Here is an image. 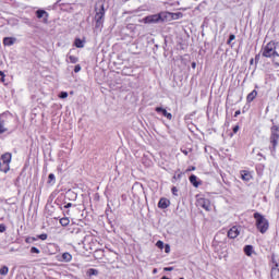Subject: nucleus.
Returning a JSON list of instances; mask_svg holds the SVG:
<instances>
[{
  "label": "nucleus",
  "mask_w": 279,
  "mask_h": 279,
  "mask_svg": "<svg viewBox=\"0 0 279 279\" xmlns=\"http://www.w3.org/2000/svg\"><path fill=\"white\" fill-rule=\"evenodd\" d=\"M106 17V7L104 4V1H97L95 4V27L96 29H101L104 27V21Z\"/></svg>",
  "instance_id": "1"
},
{
  "label": "nucleus",
  "mask_w": 279,
  "mask_h": 279,
  "mask_svg": "<svg viewBox=\"0 0 279 279\" xmlns=\"http://www.w3.org/2000/svg\"><path fill=\"white\" fill-rule=\"evenodd\" d=\"M254 219L258 232H260V234H265V232L269 230V220H267V218H265L260 213H255Z\"/></svg>",
  "instance_id": "2"
},
{
  "label": "nucleus",
  "mask_w": 279,
  "mask_h": 279,
  "mask_svg": "<svg viewBox=\"0 0 279 279\" xmlns=\"http://www.w3.org/2000/svg\"><path fill=\"white\" fill-rule=\"evenodd\" d=\"M10 162H12V154H3L0 158V171L8 173L10 171Z\"/></svg>",
  "instance_id": "3"
},
{
  "label": "nucleus",
  "mask_w": 279,
  "mask_h": 279,
  "mask_svg": "<svg viewBox=\"0 0 279 279\" xmlns=\"http://www.w3.org/2000/svg\"><path fill=\"white\" fill-rule=\"evenodd\" d=\"M278 52L276 51V43L269 41L267 45L262 48L263 58H272Z\"/></svg>",
  "instance_id": "4"
},
{
  "label": "nucleus",
  "mask_w": 279,
  "mask_h": 279,
  "mask_svg": "<svg viewBox=\"0 0 279 279\" xmlns=\"http://www.w3.org/2000/svg\"><path fill=\"white\" fill-rule=\"evenodd\" d=\"M279 143V125L274 124L270 129V144L272 145L271 151H276Z\"/></svg>",
  "instance_id": "5"
},
{
  "label": "nucleus",
  "mask_w": 279,
  "mask_h": 279,
  "mask_svg": "<svg viewBox=\"0 0 279 279\" xmlns=\"http://www.w3.org/2000/svg\"><path fill=\"white\" fill-rule=\"evenodd\" d=\"M270 276L272 279H279V258L276 256H272V267Z\"/></svg>",
  "instance_id": "6"
},
{
  "label": "nucleus",
  "mask_w": 279,
  "mask_h": 279,
  "mask_svg": "<svg viewBox=\"0 0 279 279\" xmlns=\"http://www.w3.org/2000/svg\"><path fill=\"white\" fill-rule=\"evenodd\" d=\"M196 206H198V208H204V210H210V201L198 196L196 199Z\"/></svg>",
  "instance_id": "7"
},
{
  "label": "nucleus",
  "mask_w": 279,
  "mask_h": 279,
  "mask_svg": "<svg viewBox=\"0 0 279 279\" xmlns=\"http://www.w3.org/2000/svg\"><path fill=\"white\" fill-rule=\"evenodd\" d=\"M161 20H162L161 14L148 15L143 19L144 23H146V24L159 23Z\"/></svg>",
  "instance_id": "8"
},
{
  "label": "nucleus",
  "mask_w": 279,
  "mask_h": 279,
  "mask_svg": "<svg viewBox=\"0 0 279 279\" xmlns=\"http://www.w3.org/2000/svg\"><path fill=\"white\" fill-rule=\"evenodd\" d=\"M241 234V227L233 226L229 231H228V238L229 239H236Z\"/></svg>",
  "instance_id": "9"
},
{
  "label": "nucleus",
  "mask_w": 279,
  "mask_h": 279,
  "mask_svg": "<svg viewBox=\"0 0 279 279\" xmlns=\"http://www.w3.org/2000/svg\"><path fill=\"white\" fill-rule=\"evenodd\" d=\"M155 110L158 113H162V117H166V119H168L169 121H171L173 119V116L171 113H169L167 111V109H165L162 107H157Z\"/></svg>",
  "instance_id": "10"
},
{
  "label": "nucleus",
  "mask_w": 279,
  "mask_h": 279,
  "mask_svg": "<svg viewBox=\"0 0 279 279\" xmlns=\"http://www.w3.org/2000/svg\"><path fill=\"white\" fill-rule=\"evenodd\" d=\"M169 206H171V202L169 199L160 198L158 203V208H161L162 210H165V208H169Z\"/></svg>",
  "instance_id": "11"
},
{
  "label": "nucleus",
  "mask_w": 279,
  "mask_h": 279,
  "mask_svg": "<svg viewBox=\"0 0 279 279\" xmlns=\"http://www.w3.org/2000/svg\"><path fill=\"white\" fill-rule=\"evenodd\" d=\"M258 96V92L256 89L252 90L247 96H246V101L247 104H252L254 99Z\"/></svg>",
  "instance_id": "12"
},
{
  "label": "nucleus",
  "mask_w": 279,
  "mask_h": 279,
  "mask_svg": "<svg viewBox=\"0 0 279 279\" xmlns=\"http://www.w3.org/2000/svg\"><path fill=\"white\" fill-rule=\"evenodd\" d=\"M16 43V38L14 37H4L3 39V45L5 47H12V45H14Z\"/></svg>",
  "instance_id": "13"
},
{
  "label": "nucleus",
  "mask_w": 279,
  "mask_h": 279,
  "mask_svg": "<svg viewBox=\"0 0 279 279\" xmlns=\"http://www.w3.org/2000/svg\"><path fill=\"white\" fill-rule=\"evenodd\" d=\"M241 178L244 182H250V180H252V172L247 171V170H243L241 172Z\"/></svg>",
  "instance_id": "14"
},
{
  "label": "nucleus",
  "mask_w": 279,
  "mask_h": 279,
  "mask_svg": "<svg viewBox=\"0 0 279 279\" xmlns=\"http://www.w3.org/2000/svg\"><path fill=\"white\" fill-rule=\"evenodd\" d=\"M36 16L37 19H45V21H47V19H49V13H47L45 10H37Z\"/></svg>",
  "instance_id": "15"
},
{
  "label": "nucleus",
  "mask_w": 279,
  "mask_h": 279,
  "mask_svg": "<svg viewBox=\"0 0 279 279\" xmlns=\"http://www.w3.org/2000/svg\"><path fill=\"white\" fill-rule=\"evenodd\" d=\"M61 258L63 263H71V260H73V255H71L69 252H65L62 254Z\"/></svg>",
  "instance_id": "16"
},
{
  "label": "nucleus",
  "mask_w": 279,
  "mask_h": 279,
  "mask_svg": "<svg viewBox=\"0 0 279 279\" xmlns=\"http://www.w3.org/2000/svg\"><path fill=\"white\" fill-rule=\"evenodd\" d=\"M244 254H246V256H252V254H254V246L252 245H246L244 247Z\"/></svg>",
  "instance_id": "17"
},
{
  "label": "nucleus",
  "mask_w": 279,
  "mask_h": 279,
  "mask_svg": "<svg viewBox=\"0 0 279 279\" xmlns=\"http://www.w3.org/2000/svg\"><path fill=\"white\" fill-rule=\"evenodd\" d=\"M84 40H82L81 38H76L74 40V46H76L77 49H84Z\"/></svg>",
  "instance_id": "18"
},
{
  "label": "nucleus",
  "mask_w": 279,
  "mask_h": 279,
  "mask_svg": "<svg viewBox=\"0 0 279 279\" xmlns=\"http://www.w3.org/2000/svg\"><path fill=\"white\" fill-rule=\"evenodd\" d=\"M66 61L70 62L71 64H77V62H80V59L75 56L68 54Z\"/></svg>",
  "instance_id": "19"
},
{
  "label": "nucleus",
  "mask_w": 279,
  "mask_h": 279,
  "mask_svg": "<svg viewBox=\"0 0 279 279\" xmlns=\"http://www.w3.org/2000/svg\"><path fill=\"white\" fill-rule=\"evenodd\" d=\"M190 182H191V184H193V186H195V189H197V186H199V183H197V175H195V174H192L190 177Z\"/></svg>",
  "instance_id": "20"
},
{
  "label": "nucleus",
  "mask_w": 279,
  "mask_h": 279,
  "mask_svg": "<svg viewBox=\"0 0 279 279\" xmlns=\"http://www.w3.org/2000/svg\"><path fill=\"white\" fill-rule=\"evenodd\" d=\"M168 16H170L171 19H173L174 21H178V19H182V13L179 12V13H167Z\"/></svg>",
  "instance_id": "21"
},
{
  "label": "nucleus",
  "mask_w": 279,
  "mask_h": 279,
  "mask_svg": "<svg viewBox=\"0 0 279 279\" xmlns=\"http://www.w3.org/2000/svg\"><path fill=\"white\" fill-rule=\"evenodd\" d=\"M87 276H99V270H97L95 268H89L87 270Z\"/></svg>",
  "instance_id": "22"
},
{
  "label": "nucleus",
  "mask_w": 279,
  "mask_h": 279,
  "mask_svg": "<svg viewBox=\"0 0 279 279\" xmlns=\"http://www.w3.org/2000/svg\"><path fill=\"white\" fill-rule=\"evenodd\" d=\"M48 184H56V174L50 173L48 175Z\"/></svg>",
  "instance_id": "23"
},
{
  "label": "nucleus",
  "mask_w": 279,
  "mask_h": 279,
  "mask_svg": "<svg viewBox=\"0 0 279 279\" xmlns=\"http://www.w3.org/2000/svg\"><path fill=\"white\" fill-rule=\"evenodd\" d=\"M9 271H10V268H8V266H3L0 269V276H8Z\"/></svg>",
  "instance_id": "24"
},
{
  "label": "nucleus",
  "mask_w": 279,
  "mask_h": 279,
  "mask_svg": "<svg viewBox=\"0 0 279 279\" xmlns=\"http://www.w3.org/2000/svg\"><path fill=\"white\" fill-rule=\"evenodd\" d=\"M274 64H276V66H279V53H275L274 57L271 58Z\"/></svg>",
  "instance_id": "25"
},
{
  "label": "nucleus",
  "mask_w": 279,
  "mask_h": 279,
  "mask_svg": "<svg viewBox=\"0 0 279 279\" xmlns=\"http://www.w3.org/2000/svg\"><path fill=\"white\" fill-rule=\"evenodd\" d=\"M69 223H70L69 218H61L60 219V225L61 226L66 227V226H69Z\"/></svg>",
  "instance_id": "26"
},
{
  "label": "nucleus",
  "mask_w": 279,
  "mask_h": 279,
  "mask_svg": "<svg viewBox=\"0 0 279 279\" xmlns=\"http://www.w3.org/2000/svg\"><path fill=\"white\" fill-rule=\"evenodd\" d=\"M156 247H158L159 250H163L165 248V242H162V241H157V243H156Z\"/></svg>",
  "instance_id": "27"
},
{
  "label": "nucleus",
  "mask_w": 279,
  "mask_h": 279,
  "mask_svg": "<svg viewBox=\"0 0 279 279\" xmlns=\"http://www.w3.org/2000/svg\"><path fill=\"white\" fill-rule=\"evenodd\" d=\"M31 254H40V250L36 246L31 247Z\"/></svg>",
  "instance_id": "28"
},
{
  "label": "nucleus",
  "mask_w": 279,
  "mask_h": 279,
  "mask_svg": "<svg viewBox=\"0 0 279 279\" xmlns=\"http://www.w3.org/2000/svg\"><path fill=\"white\" fill-rule=\"evenodd\" d=\"M60 99H66V97H69V93L66 92H61V94L59 95Z\"/></svg>",
  "instance_id": "29"
},
{
  "label": "nucleus",
  "mask_w": 279,
  "mask_h": 279,
  "mask_svg": "<svg viewBox=\"0 0 279 279\" xmlns=\"http://www.w3.org/2000/svg\"><path fill=\"white\" fill-rule=\"evenodd\" d=\"M82 71V66L80 64H76L74 66V73H80Z\"/></svg>",
  "instance_id": "30"
},
{
  "label": "nucleus",
  "mask_w": 279,
  "mask_h": 279,
  "mask_svg": "<svg viewBox=\"0 0 279 279\" xmlns=\"http://www.w3.org/2000/svg\"><path fill=\"white\" fill-rule=\"evenodd\" d=\"M166 254H169L171 252V246L169 244H166L165 246Z\"/></svg>",
  "instance_id": "31"
},
{
  "label": "nucleus",
  "mask_w": 279,
  "mask_h": 279,
  "mask_svg": "<svg viewBox=\"0 0 279 279\" xmlns=\"http://www.w3.org/2000/svg\"><path fill=\"white\" fill-rule=\"evenodd\" d=\"M38 239H40L41 241H47V233L38 235Z\"/></svg>",
  "instance_id": "32"
},
{
  "label": "nucleus",
  "mask_w": 279,
  "mask_h": 279,
  "mask_svg": "<svg viewBox=\"0 0 279 279\" xmlns=\"http://www.w3.org/2000/svg\"><path fill=\"white\" fill-rule=\"evenodd\" d=\"M171 191L173 195L178 196V187L173 186Z\"/></svg>",
  "instance_id": "33"
},
{
  "label": "nucleus",
  "mask_w": 279,
  "mask_h": 279,
  "mask_svg": "<svg viewBox=\"0 0 279 279\" xmlns=\"http://www.w3.org/2000/svg\"><path fill=\"white\" fill-rule=\"evenodd\" d=\"M7 228L5 225L1 223L0 225V232H5Z\"/></svg>",
  "instance_id": "34"
},
{
  "label": "nucleus",
  "mask_w": 279,
  "mask_h": 279,
  "mask_svg": "<svg viewBox=\"0 0 279 279\" xmlns=\"http://www.w3.org/2000/svg\"><path fill=\"white\" fill-rule=\"evenodd\" d=\"M234 38H236V36L230 35V36H229V43H232V40H234Z\"/></svg>",
  "instance_id": "35"
},
{
  "label": "nucleus",
  "mask_w": 279,
  "mask_h": 279,
  "mask_svg": "<svg viewBox=\"0 0 279 279\" xmlns=\"http://www.w3.org/2000/svg\"><path fill=\"white\" fill-rule=\"evenodd\" d=\"M163 271H173V267H166L163 268Z\"/></svg>",
  "instance_id": "36"
},
{
  "label": "nucleus",
  "mask_w": 279,
  "mask_h": 279,
  "mask_svg": "<svg viewBox=\"0 0 279 279\" xmlns=\"http://www.w3.org/2000/svg\"><path fill=\"white\" fill-rule=\"evenodd\" d=\"M236 132H239V125H235V126L233 128V134H236Z\"/></svg>",
  "instance_id": "37"
},
{
  "label": "nucleus",
  "mask_w": 279,
  "mask_h": 279,
  "mask_svg": "<svg viewBox=\"0 0 279 279\" xmlns=\"http://www.w3.org/2000/svg\"><path fill=\"white\" fill-rule=\"evenodd\" d=\"M71 206H73L72 203H68L66 205H64V208H71Z\"/></svg>",
  "instance_id": "38"
},
{
  "label": "nucleus",
  "mask_w": 279,
  "mask_h": 279,
  "mask_svg": "<svg viewBox=\"0 0 279 279\" xmlns=\"http://www.w3.org/2000/svg\"><path fill=\"white\" fill-rule=\"evenodd\" d=\"M1 82H2V84H5V76H1Z\"/></svg>",
  "instance_id": "39"
},
{
  "label": "nucleus",
  "mask_w": 279,
  "mask_h": 279,
  "mask_svg": "<svg viewBox=\"0 0 279 279\" xmlns=\"http://www.w3.org/2000/svg\"><path fill=\"white\" fill-rule=\"evenodd\" d=\"M241 114V110L235 111L234 117H239Z\"/></svg>",
  "instance_id": "40"
},
{
  "label": "nucleus",
  "mask_w": 279,
  "mask_h": 279,
  "mask_svg": "<svg viewBox=\"0 0 279 279\" xmlns=\"http://www.w3.org/2000/svg\"><path fill=\"white\" fill-rule=\"evenodd\" d=\"M0 77H5V73H3V71H0Z\"/></svg>",
  "instance_id": "41"
},
{
  "label": "nucleus",
  "mask_w": 279,
  "mask_h": 279,
  "mask_svg": "<svg viewBox=\"0 0 279 279\" xmlns=\"http://www.w3.org/2000/svg\"><path fill=\"white\" fill-rule=\"evenodd\" d=\"M182 154H184L185 156H189V150H182Z\"/></svg>",
  "instance_id": "42"
},
{
  "label": "nucleus",
  "mask_w": 279,
  "mask_h": 279,
  "mask_svg": "<svg viewBox=\"0 0 279 279\" xmlns=\"http://www.w3.org/2000/svg\"><path fill=\"white\" fill-rule=\"evenodd\" d=\"M255 60H256V62H258V60H259V56L258 54L255 57Z\"/></svg>",
  "instance_id": "43"
},
{
  "label": "nucleus",
  "mask_w": 279,
  "mask_h": 279,
  "mask_svg": "<svg viewBox=\"0 0 279 279\" xmlns=\"http://www.w3.org/2000/svg\"><path fill=\"white\" fill-rule=\"evenodd\" d=\"M153 274H158V269L155 268V269L153 270Z\"/></svg>",
  "instance_id": "44"
},
{
  "label": "nucleus",
  "mask_w": 279,
  "mask_h": 279,
  "mask_svg": "<svg viewBox=\"0 0 279 279\" xmlns=\"http://www.w3.org/2000/svg\"><path fill=\"white\" fill-rule=\"evenodd\" d=\"M250 64H254V59H251V60H250Z\"/></svg>",
  "instance_id": "45"
},
{
  "label": "nucleus",
  "mask_w": 279,
  "mask_h": 279,
  "mask_svg": "<svg viewBox=\"0 0 279 279\" xmlns=\"http://www.w3.org/2000/svg\"><path fill=\"white\" fill-rule=\"evenodd\" d=\"M196 64L195 63H192V69H195Z\"/></svg>",
  "instance_id": "46"
},
{
  "label": "nucleus",
  "mask_w": 279,
  "mask_h": 279,
  "mask_svg": "<svg viewBox=\"0 0 279 279\" xmlns=\"http://www.w3.org/2000/svg\"><path fill=\"white\" fill-rule=\"evenodd\" d=\"M190 171H195V167H192V169H190Z\"/></svg>",
  "instance_id": "47"
},
{
  "label": "nucleus",
  "mask_w": 279,
  "mask_h": 279,
  "mask_svg": "<svg viewBox=\"0 0 279 279\" xmlns=\"http://www.w3.org/2000/svg\"><path fill=\"white\" fill-rule=\"evenodd\" d=\"M25 242H26V243H29V238H27V239L25 240Z\"/></svg>",
  "instance_id": "48"
},
{
  "label": "nucleus",
  "mask_w": 279,
  "mask_h": 279,
  "mask_svg": "<svg viewBox=\"0 0 279 279\" xmlns=\"http://www.w3.org/2000/svg\"><path fill=\"white\" fill-rule=\"evenodd\" d=\"M179 279H184L183 277L179 278Z\"/></svg>",
  "instance_id": "49"
}]
</instances>
